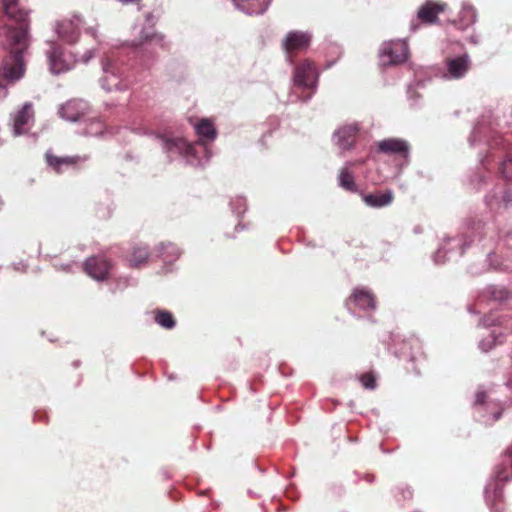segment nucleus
<instances>
[{"label": "nucleus", "mask_w": 512, "mask_h": 512, "mask_svg": "<svg viewBox=\"0 0 512 512\" xmlns=\"http://www.w3.org/2000/svg\"><path fill=\"white\" fill-rule=\"evenodd\" d=\"M0 37L5 36L2 45L10 53L2 64L0 75L7 84L0 82V102L8 96V84H14L23 78L25 67L24 51L28 47V13L23 9L19 0H1Z\"/></svg>", "instance_id": "nucleus-1"}, {"label": "nucleus", "mask_w": 512, "mask_h": 512, "mask_svg": "<svg viewBox=\"0 0 512 512\" xmlns=\"http://www.w3.org/2000/svg\"><path fill=\"white\" fill-rule=\"evenodd\" d=\"M163 152L171 160L181 158L191 166H203L211 158V152L202 142L189 143L180 137L156 134Z\"/></svg>", "instance_id": "nucleus-2"}, {"label": "nucleus", "mask_w": 512, "mask_h": 512, "mask_svg": "<svg viewBox=\"0 0 512 512\" xmlns=\"http://www.w3.org/2000/svg\"><path fill=\"white\" fill-rule=\"evenodd\" d=\"M488 230L489 228L486 227L485 223L478 221L468 227L465 233L444 238L443 243L432 256L433 262L441 265L454 257L462 256L465 249L474 242L475 238L482 240L487 235Z\"/></svg>", "instance_id": "nucleus-3"}, {"label": "nucleus", "mask_w": 512, "mask_h": 512, "mask_svg": "<svg viewBox=\"0 0 512 512\" xmlns=\"http://www.w3.org/2000/svg\"><path fill=\"white\" fill-rule=\"evenodd\" d=\"M145 21L147 26L141 29L139 39L132 41V47L136 48L138 51L139 65L144 70L150 69L157 59L153 45L160 48L166 47L165 36L153 30L157 21L153 13H147Z\"/></svg>", "instance_id": "nucleus-4"}, {"label": "nucleus", "mask_w": 512, "mask_h": 512, "mask_svg": "<svg viewBox=\"0 0 512 512\" xmlns=\"http://www.w3.org/2000/svg\"><path fill=\"white\" fill-rule=\"evenodd\" d=\"M318 80V70L310 60L306 59L295 65L292 73L291 101H310L317 91Z\"/></svg>", "instance_id": "nucleus-5"}, {"label": "nucleus", "mask_w": 512, "mask_h": 512, "mask_svg": "<svg viewBox=\"0 0 512 512\" xmlns=\"http://www.w3.org/2000/svg\"><path fill=\"white\" fill-rule=\"evenodd\" d=\"M102 76L100 87L106 92L126 91L129 87L123 59L115 53L105 55L101 59Z\"/></svg>", "instance_id": "nucleus-6"}, {"label": "nucleus", "mask_w": 512, "mask_h": 512, "mask_svg": "<svg viewBox=\"0 0 512 512\" xmlns=\"http://www.w3.org/2000/svg\"><path fill=\"white\" fill-rule=\"evenodd\" d=\"M512 478V445L503 453L501 463L494 472V478L486 485L485 499L491 505L492 512H501L498 504L503 497V483Z\"/></svg>", "instance_id": "nucleus-7"}, {"label": "nucleus", "mask_w": 512, "mask_h": 512, "mask_svg": "<svg viewBox=\"0 0 512 512\" xmlns=\"http://www.w3.org/2000/svg\"><path fill=\"white\" fill-rule=\"evenodd\" d=\"M499 126L500 124L498 120L492 113L482 115L474 126L468 139L470 146L482 143L492 146V142H494L496 146L499 145L497 140V128Z\"/></svg>", "instance_id": "nucleus-8"}, {"label": "nucleus", "mask_w": 512, "mask_h": 512, "mask_svg": "<svg viewBox=\"0 0 512 512\" xmlns=\"http://www.w3.org/2000/svg\"><path fill=\"white\" fill-rule=\"evenodd\" d=\"M46 56L51 73L58 75L71 70L77 58L74 54H66L63 47L55 41H47Z\"/></svg>", "instance_id": "nucleus-9"}, {"label": "nucleus", "mask_w": 512, "mask_h": 512, "mask_svg": "<svg viewBox=\"0 0 512 512\" xmlns=\"http://www.w3.org/2000/svg\"><path fill=\"white\" fill-rule=\"evenodd\" d=\"M311 42V34L298 30L289 31L281 41V48L285 55V60L290 65H294L295 54L306 50Z\"/></svg>", "instance_id": "nucleus-10"}, {"label": "nucleus", "mask_w": 512, "mask_h": 512, "mask_svg": "<svg viewBox=\"0 0 512 512\" xmlns=\"http://www.w3.org/2000/svg\"><path fill=\"white\" fill-rule=\"evenodd\" d=\"M408 57V44L405 40H391L381 46L379 58L381 65L390 66L404 62Z\"/></svg>", "instance_id": "nucleus-11"}, {"label": "nucleus", "mask_w": 512, "mask_h": 512, "mask_svg": "<svg viewBox=\"0 0 512 512\" xmlns=\"http://www.w3.org/2000/svg\"><path fill=\"white\" fill-rule=\"evenodd\" d=\"M82 25L83 19L79 15H74L72 18L58 21L54 31L63 42L73 45L79 40Z\"/></svg>", "instance_id": "nucleus-12"}, {"label": "nucleus", "mask_w": 512, "mask_h": 512, "mask_svg": "<svg viewBox=\"0 0 512 512\" xmlns=\"http://www.w3.org/2000/svg\"><path fill=\"white\" fill-rule=\"evenodd\" d=\"M487 398V392L479 387L476 392L474 405L477 413L483 418V422L486 424L497 421L501 417L502 413V408L499 403L487 400Z\"/></svg>", "instance_id": "nucleus-13"}, {"label": "nucleus", "mask_w": 512, "mask_h": 512, "mask_svg": "<svg viewBox=\"0 0 512 512\" xmlns=\"http://www.w3.org/2000/svg\"><path fill=\"white\" fill-rule=\"evenodd\" d=\"M90 105L83 99H72L61 105L58 114L70 122H82L90 113Z\"/></svg>", "instance_id": "nucleus-14"}, {"label": "nucleus", "mask_w": 512, "mask_h": 512, "mask_svg": "<svg viewBox=\"0 0 512 512\" xmlns=\"http://www.w3.org/2000/svg\"><path fill=\"white\" fill-rule=\"evenodd\" d=\"M471 68V60L468 54L446 59V67L442 73L445 80H459L465 77Z\"/></svg>", "instance_id": "nucleus-15"}, {"label": "nucleus", "mask_w": 512, "mask_h": 512, "mask_svg": "<svg viewBox=\"0 0 512 512\" xmlns=\"http://www.w3.org/2000/svg\"><path fill=\"white\" fill-rule=\"evenodd\" d=\"M358 132L359 126L357 123L342 125L334 131L333 143L340 151H348L354 146Z\"/></svg>", "instance_id": "nucleus-16"}, {"label": "nucleus", "mask_w": 512, "mask_h": 512, "mask_svg": "<svg viewBox=\"0 0 512 512\" xmlns=\"http://www.w3.org/2000/svg\"><path fill=\"white\" fill-rule=\"evenodd\" d=\"M351 313H355V308L363 311H372L376 308V302L373 294L366 288H355L352 295L345 303Z\"/></svg>", "instance_id": "nucleus-17"}, {"label": "nucleus", "mask_w": 512, "mask_h": 512, "mask_svg": "<svg viewBox=\"0 0 512 512\" xmlns=\"http://www.w3.org/2000/svg\"><path fill=\"white\" fill-rule=\"evenodd\" d=\"M84 271L96 281H104L112 269L111 263L102 256L88 258L84 265Z\"/></svg>", "instance_id": "nucleus-18"}, {"label": "nucleus", "mask_w": 512, "mask_h": 512, "mask_svg": "<svg viewBox=\"0 0 512 512\" xmlns=\"http://www.w3.org/2000/svg\"><path fill=\"white\" fill-rule=\"evenodd\" d=\"M447 9V4L433 0L424 2L417 11L416 20L427 25L435 24L438 15Z\"/></svg>", "instance_id": "nucleus-19"}, {"label": "nucleus", "mask_w": 512, "mask_h": 512, "mask_svg": "<svg viewBox=\"0 0 512 512\" xmlns=\"http://www.w3.org/2000/svg\"><path fill=\"white\" fill-rule=\"evenodd\" d=\"M33 120V105L31 102H26L13 116V135L20 136L27 133Z\"/></svg>", "instance_id": "nucleus-20"}, {"label": "nucleus", "mask_w": 512, "mask_h": 512, "mask_svg": "<svg viewBox=\"0 0 512 512\" xmlns=\"http://www.w3.org/2000/svg\"><path fill=\"white\" fill-rule=\"evenodd\" d=\"M410 146L407 141L397 138H388L378 143V151L387 155L409 156Z\"/></svg>", "instance_id": "nucleus-21"}, {"label": "nucleus", "mask_w": 512, "mask_h": 512, "mask_svg": "<svg viewBox=\"0 0 512 512\" xmlns=\"http://www.w3.org/2000/svg\"><path fill=\"white\" fill-rule=\"evenodd\" d=\"M87 156H66L58 157L53 155L51 152L46 153L47 165L53 169L56 173H62L68 168L74 167L80 161H86Z\"/></svg>", "instance_id": "nucleus-22"}, {"label": "nucleus", "mask_w": 512, "mask_h": 512, "mask_svg": "<svg viewBox=\"0 0 512 512\" xmlns=\"http://www.w3.org/2000/svg\"><path fill=\"white\" fill-rule=\"evenodd\" d=\"M236 9L247 15L263 14L272 0H232Z\"/></svg>", "instance_id": "nucleus-23"}, {"label": "nucleus", "mask_w": 512, "mask_h": 512, "mask_svg": "<svg viewBox=\"0 0 512 512\" xmlns=\"http://www.w3.org/2000/svg\"><path fill=\"white\" fill-rule=\"evenodd\" d=\"M157 257L161 258L165 264H172L180 258L182 250L174 243H160L155 248Z\"/></svg>", "instance_id": "nucleus-24"}, {"label": "nucleus", "mask_w": 512, "mask_h": 512, "mask_svg": "<svg viewBox=\"0 0 512 512\" xmlns=\"http://www.w3.org/2000/svg\"><path fill=\"white\" fill-rule=\"evenodd\" d=\"M364 203L372 208H383L389 206L393 201L392 191H385L383 193L364 194L362 196Z\"/></svg>", "instance_id": "nucleus-25"}, {"label": "nucleus", "mask_w": 512, "mask_h": 512, "mask_svg": "<svg viewBox=\"0 0 512 512\" xmlns=\"http://www.w3.org/2000/svg\"><path fill=\"white\" fill-rule=\"evenodd\" d=\"M477 21V11L474 6L468 2H463L459 13V19L455 25L460 29H466Z\"/></svg>", "instance_id": "nucleus-26"}, {"label": "nucleus", "mask_w": 512, "mask_h": 512, "mask_svg": "<svg viewBox=\"0 0 512 512\" xmlns=\"http://www.w3.org/2000/svg\"><path fill=\"white\" fill-rule=\"evenodd\" d=\"M195 130L200 140L198 142L204 143L207 147L206 141H213L216 138L217 132L214 125L207 119L200 120L195 125Z\"/></svg>", "instance_id": "nucleus-27"}, {"label": "nucleus", "mask_w": 512, "mask_h": 512, "mask_svg": "<svg viewBox=\"0 0 512 512\" xmlns=\"http://www.w3.org/2000/svg\"><path fill=\"white\" fill-rule=\"evenodd\" d=\"M350 165L351 163L348 162L340 170L338 175V185L348 192L356 193L358 191V187L355 183L354 174L349 169Z\"/></svg>", "instance_id": "nucleus-28"}, {"label": "nucleus", "mask_w": 512, "mask_h": 512, "mask_svg": "<svg viewBox=\"0 0 512 512\" xmlns=\"http://www.w3.org/2000/svg\"><path fill=\"white\" fill-rule=\"evenodd\" d=\"M140 127H133L132 130L138 134H153L156 128L161 126L160 120L152 115L151 113H147L142 117Z\"/></svg>", "instance_id": "nucleus-29"}, {"label": "nucleus", "mask_w": 512, "mask_h": 512, "mask_svg": "<svg viewBox=\"0 0 512 512\" xmlns=\"http://www.w3.org/2000/svg\"><path fill=\"white\" fill-rule=\"evenodd\" d=\"M149 254V249L146 245H137L133 247L129 258V265L133 268L141 267L148 260Z\"/></svg>", "instance_id": "nucleus-30"}, {"label": "nucleus", "mask_w": 512, "mask_h": 512, "mask_svg": "<svg viewBox=\"0 0 512 512\" xmlns=\"http://www.w3.org/2000/svg\"><path fill=\"white\" fill-rule=\"evenodd\" d=\"M86 124L85 134L88 136H100L104 133L105 124L103 121L95 116H86V119L82 121Z\"/></svg>", "instance_id": "nucleus-31"}, {"label": "nucleus", "mask_w": 512, "mask_h": 512, "mask_svg": "<svg viewBox=\"0 0 512 512\" xmlns=\"http://www.w3.org/2000/svg\"><path fill=\"white\" fill-rule=\"evenodd\" d=\"M501 194L502 186H497L485 196V204L490 210L502 209Z\"/></svg>", "instance_id": "nucleus-32"}, {"label": "nucleus", "mask_w": 512, "mask_h": 512, "mask_svg": "<svg viewBox=\"0 0 512 512\" xmlns=\"http://www.w3.org/2000/svg\"><path fill=\"white\" fill-rule=\"evenodd\" d=\"M155 322L165 329H172L176 325L173 315L166 310L156 312Z\"/></svg>", "instance_id": "nucleus-33"}, {"label": "nucleus", "mask_w": 512, "mask_h": 512, "mask_svg": "<svg viewBox=\"0 0 512 512\" xmlns=\"http://www.w3.org/2000/svg\"><path fill=\"white\" fill-rule=\"evenodd\" d=\"M502 336L501 333H497L493 330L487 337L483 338L479 343V348L483 352L490 351L495 345L501 343L502 341L499 339Z\"/></svg>", "instance_id": "nucleus-34"}, {"label": "nucleus", "mask_w": 512, "mask_h": 512, "mask_svg": "<svg viewBox=\"0 0 512 512\" xmlns=\"http://www.w3.org/2000/svg\"><path fill=\"white\" fill-rule=\"evenodd\" d=\"M230 207L232 212L237 216L240 217L242 214L245 213L247 209L246 200L243 197L237 196L234 199L230 201Z\"/></svg>", "instance_id": "nucleus-35"}, {"label": "nucleus", "mask_w": 512, "mask_h": 512, "mask_svg": "<svg viewBox=\"0 0 512 512\" xmlns=\"http://www.w3.org/2000/svg\"><path fill=\"white\" fill-rule=\"evenodd\" d=\"M488 178V173L484 171L483 169L477 171L474 176L470 179V184L473 186V188L479 190L481 189L482 185L486 182Z\"/></svg>", "instance_id": "nucleus-36"}, {"label": "nucleus", "mask_w": 512, "mask_h": 512, "mask_svg": "<svg viewBox=\"0 0 512 512\" xmlns=\"http://www.w3.org/2000/svg\"><path fill=\"white\" fill-rule=\"evenodd\" d=\"M500 169L504 178L507 181L512 182V158L504 160Z\"/></svg>", "instance_id": "nucleus-37"}, {"label": "nucleus", "mask_w": 512, "mask_h": 512, "mask_svg": "<svg viewBox=\"0 0 512 512\" xmlns=\"http://www.w3.org/2000/svg\"><path fill=\"white\" fill-rule=\"evenodd\" d=\"M501 205L502 209H511L512 208V192L502 187L501 194Z\"/></svg>", "instance_id": "nucleus-38"}, {"label": "nucleus", "mask_w": 512, "mask_h": 512, "mask_svg": "<svg viewBox=\"0 0 512 512\" xmlns=\"http://www.w3.org/2000/svg\"><path fill=\"white\" fill-rule=\"evenodd\" d=\"M360 382L366 389H374L376 386V380L373 374L367 373L360 377Z\"/></svg>", "instance_id": "nucleus-39"}, {"label": "nucleus", "mask_w": 512, "mask_h": 512, "mask_svg": "<svg viewBox=\"0 0 512 512\" xmlns=\"http://www.w3.org/2000/svg\"><path fill=\"white\" fill-rule=\"evenodd\" d=\"M96 55V49L90 48L86 50L80 58H77V62H81L83 64H87L93 59Z\"/></svg>", "instance_id": "nucleus-40"}, {"label": "nucleus", "mask_w": 512, "mask_h": 512, "mask_svg": "<svg viewBox=\"0 0 512 512\" xmlns=\"http://www.w3.org/2000/svg\"><path fill=\"white\" fill-rule=\"evenodd\" d=\"M57 269H60L62 271H65V272H71L72 271V268L74 266V263H67V264H62L60 266H58V264H55L54 265Z\"/></svg>", "instance_id": "nucleus-41"}, {"label": "nucleus", "mask_w": 512, "mask_h": 512, "mask_svg": "<svg viewBox=\"0 0 512 512\" xmlns=\"http://www.w3.org/2000/svg\"><path fill=\"white\" fill-rule=\"evenodd\" d=\"M87 34H90L94 39H98L97 29L95 27H88L85 29Z\"/></svg>", "instance_id": "nucleus-42"}, {"label": "nucleus", "mask_w": 512, "mask_h": 512, "mask_svg": "<svg viewBox=\"0 0 512 512\" xmlns=\"http://www.w3.org/2000/svg\"><path fill=\"white\" fill-rule=\"evenodd\" d=\"M469 41H470V43H472V44H474V45H477V44H479V43H480V38H479V36H478V35L473 34V35H471V36L469 37Z\"/></svg>", "instance_id": "nucleus-43"}, {"label": "nucleus", "mask_w": 512, "mask_h": 512, "mask_svg": "<svg viewBox=\"0 0 512 512\" xmlns=\"http://www.w3.org/2000/svg\"><path fill=\"white\" fill-rule=\"evenodd\" d=\"M402 493L404 499H409L412 497V491L409 488L402 490Z\"/></svg>", "instance_id": "nucleus-44"}, {"label": "nucleus", "mask_w": 512, "mask_h": 512, "mask_svg": "<svg viewBox=\"0 0 512 512\" xmlns=\"http://www.w3.org/2000/svg\"><path fill=\"white\" fill-rule=\"evenodd\" d=\"M494 324V321L490 320L489 318H484L482 320V325L485 327L491 326Z\"/></svg>", "instance_id": "nucleus-45"}, {"label": "nucleus", "mask_w": 512, "mask_h": 512, "mask_svg": "<svg viewBox=\"0 0 512 512\" xmlns=\"http://www.w3.org/2000/svg\"><path fill=\"white\" fill-rule=\"evenodd\" d=\"M494 257H495V255H494V254H492V253H490V254L488 255V258H489L490 264H491L494 268H498V267H499V265H498V264H493V258H494Z\"/></svg>", "instance_id": "nucleus-46"}, {"label": "nucleus", "mask_w": 512, "mask_h": 512, "mask_svg": "<svg viewBox=\"0 0 512 512\" xmlns=\"http://www.w3.org/2000/svg\"><path fill=\"white\" fill-rule=\"evenodd\" d=\"M410 29H411L412 31H416V30L418 29V24L415 22V20H412V21H411Z\"/></svg>", "instance_id": "nucleus-47"}, {"label": "nucleus", "mask_w": 512, "mask_h": 512, "mask_svg": "<svg viewBox=\"0 0 512 512\" xmlns=\"http://www.w3.org/2000/svg\"><path fill=\"white\" fill-rule=\"evenodd\" d=\"M2 144V141L0 140V145Z\"/></svg>", "instance_id": "nucleus-48"}]
</instances>
